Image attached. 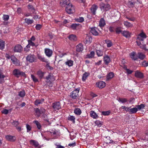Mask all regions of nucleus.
<instances>
[{
  "label": "nucleus",
  "instance_id": "680f3d73",
  "mask_svg": "<svg viewBox=\"0 0 148 148\" xmlns=\"http://www.w3.org/2000/svg\"><path fill=\"white\" fill-rule=\"evenodd\" d=\"M110 112L109 111H103L102 112V115L104 116H107L109 114Z\"/></svg>",
  "mask_w": 148,
  "mask_h": 148
},
{
  "label": "nucleus",
  "instance_id": "bf43d9fd",
  "mask_svg": "<svg viewBox=\"0 0 148 148\" xmlns=\"http://www.w3.org/2000/svg\"><path fill=\"white\" fill-rule=\"evenodd\" d=\"M31 77L34 82H38V79L34 75H31Z\"/></svg>",
  "mask_w": 148,
  "mask_h": 148
},
{
  "label": "nucleus",
  "instance_id": "473e14b6",
  "mask_svg": "<svg viewBox=\"0 0 148 148\" xmlns=\"http://www.w3.org/2000/svg\"><path fill=\"white\" fill-rule=\"evenodd\" d=\"M138 111V109L136 108H130L129 112L130 113L134 114L136 113Z\"/></svg>",
  "mask_w": 148,
  "mask_h": 148
},
{
  "label": "nucleus",
  "instance_id": "bb28decb",
  "mask_svg": "<svg viewBox=\"0 0 148 148\" xmlns=\"http://www.w3.org/2000/svg\"><path fill=\"white\" fill-rule=\"evenodd\" d=\"M74 112L75 114L77 115H79L82 113V111L80 108H75Z\"/></svg>",
  "mask_w": 148,
  "mask_h": 148
},
{
  "label": "nucleus",
  "instance_id": "4c0bfd02",
  "mask_svg": "<svg viewBox=\"0 0 148 148\" xmlns=\"http://www.w3.org/2000/svg\"><path fill=\"white\" fill-rule=\"evenodd\" d=\"M124 24L127 27H132L133 26L132 24L127 21L124 22Z\"/></svg>",
  "mask_w": 148,
  "mask_h": 148
},
{
  "label": "nucleus",
  "instance_id": "423d86ee",
  "mask_svg": "<svg viewBox=\"0 0 148 148\" xmlns=\"http://www.w3.org/2000/svg\"><path fill=\"white\" fill-rule=\"evenodd\" d=\"M26 59L27 61L32 63L35 62L36 58L34 55L30 54L27 57Z\"/></svg>",
  "mask_w": 148,
  "mask_h": 148
},
{
  "label": "nucleus",
  "instance_id": "3c124183",
  "mask_svg": "<svg viewBox=\"0 0 148 148\" xmlns=\"http://www.w3.org/2000/svg\"><path fill=\"white\" fill-rule=\"evenodd\" d=\"M38 59L43 62H46V60L45 58L40 55H38Z\"/></svg>",
  "mask_w": 148,
  "mask_h": 148
},
{
  "label": "nucleus",
  "instance_id": "a878e982",
  "mask_svg": "<svg viewBox=\"0 0 148 148\" xmlns=\"http://www.w3.org/2000/svg\"><path fill=\"white\" fill-rule=\"evenodd\" d=\"M30 143L31 145L34 146L35 147H37L39 145L38 143L36 141L32 140L30 141Z\"/></svg>",
  "mask_w": 148,
  "mask_h": 148
},
{
  "label": "nucleus",
  "instance_id": "774afa93",
  "mask_svg": "<svg viewBox=\"0 0 148 148\" xmlns=\"http://www.w3.org/2000/svg\"><path fill=\"white\" fill-rule=\"evenodd\" d=\"M84 18L82 17H79V18L76 19V21L79 22H82L84 21Z\"/></svg>",
  "mask_w": 148,
  "mask_h": 148
},
{
  "label": "nucleus",
  "instance_id": "2eb2a0df",
  "mask_svg": "<svg viewBox=\"0 0 148 148\" xmlns=\"http://www.w3.org/2000/svg\"><path fill=\"white\" fill-rule=\"evenodd\" d=\"M83 50V45L79 43L76 46V51L78 52L82 51Z\"/></svg>",
  "mask_w": 148,
  "mask_h": 148
},
{
  "label": "nucleus",
  "instance_id": "58836bf2",
  "mask_svg": "<svg viewBox=\"0 0 148 148\" xmlns=\"http://www.w3.org/2000/svg\"><path fill=\"white\" fill-rule=\"evenodd\" d=\"M92 40V38H86L84 42L86 44L90 43Z\"/></svg>",
  "mask_w": 148,
  "mask_h": 148
},
{
  "label": "nucleus",
  "instance_id": "338daca9",
  "mask_svg": "<svg viewBox=\"0 0 148 148\" xmlns=\"http://www.w3.org/2000/svg\"><path fill=\"white\" fill-rule=\"evenodd\" d=\"M3 20L4 21H7L9 19V16L6 15H4L3 16Z\"/></svg>",
  "mask_w": 148,
  "mask_h": 148
},
{
  "label": "nucleus",
  "instance_id": "8fccbe9b",
  "mask_svg": "<svg viewBox=\"0 0 148 148\" xmlns=\"http://www.w3.org/2000/svg\"><path fill=\"white\" fill-rule=\"evenodd\" d=\"M96 52L97 55L98 56H102L103 54V52L99 50H97Z\"/></svg>",
  "mask_w": 148,
  "mask_h": 148
},
{
  "label": "nucleus",
  "instance_id": "e2e57ef3",
  "mask_svg": "<svg viewBox=\"0 0 148 148\" xmlns=\"http://www.w3.org/2000/svg\"><path fill=\"white\" fill-rule=\"evenodd\" d=\"M12 124L16 127L19 124V123L18 121H14L12 123Z\"/></svg>",
  "mask_w": 148,
  "mask_h": 148
},
{
  "label": "nucleus",
  "instance_id": "f8f14e48",
  "mask_svg": "<svg viewBox=\"0 0 148 148\" xmlns=\"http://www.w3.org/2000/svg\"><path fill=\"white\" fill-rule=\"evenodd\" d=\"M49 132L52 136H53L54 138H56L58 134V132L55 129L50 130Z\"/></svg>",
  "mask_w": 148,
  "mask_h": 148
},
{
  "label": "nucleus",
  "instance_id": "13d9d810",
  "mask_svg": "<svg viewBox=\"0 0 148 148\" xmlns=\"http://www.w3.org/2000/svg\"><path fill=\"white\" fill-rule=\"evenodd\" d=\"M140 37H147V36L146 35L145 33L143 31H142L138 35Z\"/></svg>",
  "mask_w": 148,
  "mask_h": 148
},
{
  "label": "nucleus",
  "instance_id": "09e8293b",
  "mask_svg": "<svg viewBox=\"0 0 148 148\" xmlns=\"http://www.w3.org/2000/svg\"><path fill=\"white\" fill-rule=\"evenodd\" d=\"M28 45L26 46V47L27 48H28L30 47L29 45H31L33 46L35 45V44L32 40H28Z\"/></svg>",
  "mask_w": 148,
  "mask_h": 148
},
{
  "label": "nucleus",
  "instance_id": "6e6552de",
  "mask_svg": "<svg viewBox=\"0 0 148 148\" xmlns=\"http://www.w3.org/2000/svg\"><path fill=\"white\" fill-rule=\"evenodd\" d=\"M96 85V86L100 88H104L106 86V83L104 82L100 81L97 82Z\"/></svg>",
  "mask_w": 148,
  "mask_h": 148
},
{
  "label": "nucleus",
  "instance_id": "69168bd1",
  "mask_svg": "<svg viewBox=\"0 0 148 148\" xmlns=\"http://www.w3.org/2000/svg\"><path fill=\"white\" fill-rule=\"evenodd\" d=\"M42 26L40 24H37L36 26V29L37 30H40L42 28Z\"/></svg>",
  "mask_w": 148,
  "mask_h": 148
},
{
  "label": "nucleus",
  "instance_id": "b1692460",
  "mask_svg": "<svg viewBox=\"0 0 148 148\" xmlns=\"http://www.w3.org/2000/svg\"><path fill=\"white\" fill-rule=\"evenodd\" d=\"M114 74L112 72H110L109 73L106 77V80H108L112 79L114 77Z\"/></svg>",
  "mask_w": 148,
  "mask_h": 148
},
{
  "label": "nucleus",
  "instance_id": "9d476101",
  "mask_svg": "<svg viewBox=\"0 0 148 148\" xmlns=\"http://www.w3.org/2000/svg\"><path fill=\"white\" fill-rule=\"evenodd\" d=\"M22 49L23 48L21 45H17L14 47V51L15 52H20L22 51Z\"/></svg>",
  "mask_w": 148,
  "mask_h": 148
},
{
  "label": "nucleus",
  "instance_id": "c03bdc74",
  "mask_svg": "<svg viewBox=\"0 0 148 148\" xmlns=\"http://www.w3.org/2000/svg\"><path fill=\"white\" fill-rule=\"evenodd\" d=\"M122 28L121 27H117L116 29V32L117 34H119L120 33H122L123 31H122Z\"/></svg>",
  "mask_w": 148,
  "mask_h": 148
},
{
  "label": "nucleus",
  "instance_id": "37998d69",
  "mask_svg": "<svg viewBox=\"0 0 148 148\" xmlns=\"http://www.w3.org/2000/svg\"><path fill=\"white\" fill-rule=\"evenodd\" d=\"M12 62L13 64L16 66H18L21 65V63L20 61L16 58V60H14Z\"/></svg>",
  "mask_w": 148,
  "mask_h": 148
},
{
  "label": "nucleus",
  "instance_id": "6ab92c4d",
  "mask_svg": "<svg viewBox=\"0 0 148 148\" xmlns=\"http://www.w3.org/2000/svg\"><path fill=\"white\" fill-rule=\"evenodd\" d=\"M122 34L125 37H130L131 36L132 33L127 31H124L122 32Z\"/></svg>",
  "mask_w": 148,
  "mask_h": 148
},
{
  "label": "nucleus",
  "instance_id": "5701e85b",
  "mask_svg": "<svg viewBox=\"0 0 148 148\" xmlns=\"http://www.w3.org/2000/svg\"><path fill=\"white\" fill-rule=\"evenodd\" d=\"M90 116L93 119H97L98 117V116L97 114L93 111H91L90 112Z\"/></svg>",
  "mask_w": 148,
  "mask_h": 148
},
{
  "label": "nucleus",
  "instance_id": "f3484780",
  "mask_svg": "<svg viewBox=\"0 0 148 148\" xmlns=\"http://www.w3.org/2000/svg\"><path fill=\"white\" fill-rule=\"evenodd\" d=\"M5 77V75L2 71L0 70V84H2L4 82V78Z\"/></svg>",
  "mask_w": 148,
  "mask_h": 148
},
{
  "label": "nucleus",
  "instance_id": "20e7f679",
  "mask_svg": "<svg viewBox=\"0 0 148 148\" xmlns=\"http://www.w3.org/2000/svg\"><path fill=\"white\" fill-rule=\"evenodd\" d=\"M13 74L16 77H18L20 76L25 77V74L23 72L20 71L18 69H14L13 71Z\"/></svg>",
  "mask_w": 148,
  "mask_h": 148
},
{
  "label": "nucleus",
  "instance_id": "a211bd4d",
  "mask_svg": "<svg viewBox=\"0 0 148 148\" xmlns=\"http://www.w3.org/2000/svg\"><path fill=\"white\" fill-rule=\"evenodd\" d=\"M98 8L97 6L95 5H93L90 8L91 12L94 15L95 14V12Z\"/></svg>",
  "mask_w": 148,
  "mask_h": 148
},
{
  "label": "nucleus",
  "instance_id": "5fc2aeb1",
  "mask_svg": "<svg viewBox=\"0 0 148 148\" xmlns=\"http://www.w3.org/2000/svg\"><path fill=\"white\" fill-rule=\"evenodd\" d=\"M138 110H140L142 109L143 108L145 107V106L143 104H141L140 105H138L136 106Z\"/></svg>",
  "mask_w": 148,
  "mask_h": 148
},
{
  "label": "nucleus",
  "instance_id": "9b49d317",
  "mask_svg": "<svg viewBox=\"0 0 148 148\" xmlns=\"http://www.w3.org/2000/svg\"><path fill=\"white\" fill-rule=\"evenodd\" d=\"M45 52L46 55L49 57L51 56L53 53L52 51L48 48L45 49Z\"/></svg>",
  "mask_w": 148,
  "mask_h": 148
},
{
  "label": "nucleus",
  "instance_id": "052dcab7",
  "mask_svg": "<svg viewBox=\"0 0 148 148\" xmlns=\"http://www.w3.org/2000/svg\"><path fill=\"white\" fill-rule=\"evenodd\" d=\"M95 123L96 125L99 127H101L102 125L101 123L99 121H96Z\"/></svg>",
  "mask_w": 148,
  "mask_h": 148
},
{
  "label": "nucleus",
  "instance_id": "f03ea898",
  "mask_svg": "<svg viewBox=\"0 0 148 148\" xmlns=\"http://www.w3.org/2000/svg\"><path fill=\"white\" fill-rule=\"evenodd\" d=\"M100 8L101 10L104 11H107L110 8V5L108 3L105 4L103 2H101L99 4Z\"/></svg>",
  "mask_w": 148,
  "mask_h": 148
},
{
  "label": "nucleus",
  "instance_id": "412c9836",
  "mask_svg": "<svg viewBox=\"0 0 148 148\" xmlns=\"http://www.w3.org/2000/svg\"><path fill=\"white\" fill-rule=\"evenodd\" d=\"M103 59L104 62L106 64H108L110 61V58L107 55H106L104 57Z\"/></svg>",
  "mask_w": 148,
  "mask_h": 148
},
{
  "label": "nucleus",
  "instance_id": "1a4fd4ad",
  "mask_svg": "<svg viewBox=\"0 0 148 148\" xmlns=\"http://www.w3.org/2000/svg\"><path fill=\"white\" fill-rule=\"evenodd\" d=\"M52 107L55 110H59L61 108L59 102H57L53 103Z\"/></svg>",
  "mask_w": 148,
  "mask_h": 148
},
{
  "label": "nucleus",
  "instance_id": "cd10ccee",
  "mask_svg": "<svg viewBox=\"0 0 148 148\" xmlns=\"http://www.w3.org/2000/svg\"><path fill=\"white\" fill-rule=\"evenodd\" d=\"M91 33L95 36H97L98 35V32L97 31L95 28H91L90 30Z\"/></svg>",
  "mask_w": 148,
  "mask_h": 148
},
{
  "label": "nucleus",
  "instance_id": "a19ab883",
  "mask_svg": "<svg viewBox=\"0 0 148 148\" xmlns=\"http://www.w3.org/2000/svg\"><path fill=\"white\" fill-rule=\"evenodd\" d=\"M36 115L38 117H39L40 116L41 113H40V110L38 108H36L35 110Z\"/></svg>",
  "mask_w": 148,
  "mask_h": 148
},
{
  "label": "nucleus",
  "instance_id": "4be33fe9",
  "mask_svg": "<svg viewBox=\"0 0 148 148\" xmlns=\"http://www.w3.org/2000/svg\"><path fill=\"white\" fill-rule=\"evenodd\" d=\"M130 58L133 60H136L138 59L136 53L134 52H133L130 53Z\"/></svg>",
  "mask_w": 148,
  "mask_h": 148
},
{
  "label": "nucleus",
  "instance_id": "de8ad7c7",
  "mask_svg": "<svg viewBox=\"0 0 148 148\" xmlns=\"http://www.w3.org/2000/svg\"><path fill=\"white\" fill-rule=\"evenodd\" d=\"M68 119L69 121H72L74 123H75V117L73 116H71L68 117Z\"/></svg>",
  "mask_w": 148,
  "mask_h": 148
},
{
  "label": "nucleus",
  "instance_id": "f704fd0d",
  "mask_svg": "<svg viewBox=\"0 0 148 148\" xmlns=\"http://www.w3.org/2000/svg\"><path fill=\"white\" fill-rule=\"evenodd\" d=\"M33 123H35L36 125L38 128V129H40L41 128V126L40 123L37 121H34Z\"/></svg>",
  "mask_w": 148,
  "mask_h": 148
},
{
  "label": "nucleus",
  "instance_id": "ea45409f",
  "mask_svg": "<svg viewBox=\"0 0 148 148\" xmlns=\"http://www.w3.org/2000/svg\"><path fill=\"white\" fill-rule=\"evenodd\" d=\"M138 57L141 60H143L145 58V56L141 53H138Z\"/></svg>",
  "mask_w": 148,
  "mask_h": 148
},
{
  "label": "nucleus",
  "instance_id": "0eeeda50",
  "mask_svg": "<svg viewBox=\"0 0 148 148\" xmlns=\"http://www.w3.org/2000/svg\"><path fill=\"white\" fill-rule=\"evenodd\" d=\"M135 76L137 78L140 79L143 78L144 77L143 74L138 70L135 71Z\"/></svg>",
  "mask_w": 148,
  "mask_h": 148
},
{
  "label": "nucleus",
  "instance_id": "79ce46f5",
  "mask_svg": "<svg viewBox=\"0 0 148 148\" xmlns=\"http://www.w3.org/2000/svg\"><path fill=\"white\" fill-rule=\"evenodd\" d=\"M12 62L13 64L16 66H18L21 65V63L20 61L16 58V60H14Z\"/></svg>",
  "mask_w": 148,
  "mask_h": 148
},
{
  "label": "nucleus",
  "instance_id": "4468645a",
  "mask_svg": "<svg viewBox=\"0 0 148 148\" xmlns=\"http://www.w3.org/2000/svg\"><path fill=\"white\" fill-rule=\"evenodd\" d=\"M60 4L62 7H65L70 4V0H62V2H60Z\"/></svg>",
  "mask_w": 148,
  "mask_h": 148
},
{
  "label": "nucleus",
  "instance_id": "49530a36",
  "mask_svg": "<svg viewBox=\"0 0 148 148\" xmlns=\"http://www.w3.org/2000/svg\"><path fill=\"white\" fill-rule=\"evenodd\" d=\"M25 22L28 25L32 24L34 22L33 20H30L27 18L25 19Z\"/></svg>",
  "mask_w": 148,
  "mask_h": 148
},
{
  "label": "nucleus",
  "instance_id": "603ef678",
  "mask_svg": "<svg viewBox=\"0 0 148 148\" xmlns=\"http://www.w3.org/2000/svg\"><path fill=\"white\" fill-rule=\"evenodd\" d=\"M46 79L47 80H48L49 79L51 80H54L53 76L51 74H49L46 77Z\"/></svg>",
  "mask_w": 148,
  "mask_h": 148
},
{
  "label": "nucleus",
  "instance_id": "2f4dec72",
  "mask_svg": "<svg viewBox=\"0 0 148 148\" xmlns=\"http://www.w3.org/2000/svg\"><path fill=\"white\" fill-rule=\"evenodd\" d=\"M135 3L132 2V0L129 1L128 3L129 6L130 8H133L135 5Z\"/></svg>",
  "mask_w": 148,
  "mask_h": 148
},
{
  "label": "nucleus",
  "instance_id": "6e6d98bb",
  "mask_svg": "<svg viewBox=\"0 0 148 148\" xmlns=\"http://www.w3.org/2000/svg\"><path fill=\"white\" fill-rule=\"evenodd\" d=\"M106 42L108 47H110L112 46V43L110 40H107Z\"/></svg>",
  "mask_w": 148,
  "mask_h": 148
},
{
  "label": "nucleus",
  "instance_id": "0e129e2a",
  "mask_svg": "<svg viewBox=\"0 0 148 148\" xmlns=\"http://www.w3.org/2000/svg\"><path fill=\"white\" fill-rule=\"evenodd\" d=\"M142 65L144 67H146L148 66V62L146 61H144L142 62Z\"/></svg>",
  "mask_w": 148,
  "mask_h": 148
},
{
  "label": "nucleus",
  "instance_id": "864d4df0",
  "mask_svg": "<svg viewBox=\"0 0 148 148\" xmlns=\"http://www.w3.org/2000/svg\"><path fill=\"white\" fill-rule=\"evenodd\" d=\"M37 75L41 78H42L44 75V73L41 71H39L37 72Z\"/></svg>",
  "mask_w": 148,
  "mask_h": 148
},
{
  "label": "nucleus",
  "instance_id": "c85d7f7f",
  "mask_svg": "<svg viewBox=\"0 0 148 148\" xmlns=\"http://www.w3.org/2000/svg\"><path fill=\"white\" fill-rule=\"evenodd\" d=\"M44 99H43L41 100L37 99L35 101V104L37 106L38 105L41 104L44 101Z\"/></svg>",
  "mask_w": 148,
  "mask_h": 148
},
{
  "label": "nucleus",
  "instance_id": "4d7b16f0",
  "mask_svg": "<svg viewBox=\"0 0 148 148\" xmlns=\"http://www.w3.org/2000/svg\"><path fill=\"white\" fill-rule=\"evenodd\" d=\"M28 8L30 10V11L32 12L33 13H34V12L35 11V9L34 8L32 5H28Z\"/></svg>",
  "mask_w": 148,
  "mask_h": 148
},
{
  "label": "nucleus",
  "instance_id": "f257e3e1",
  "mask_svg": "<svg viewBox=\"0 0 148 148\" xmlns=\"http://www.w3.org/2000/svg\"><path fill=\"white\" fill-rule=\"evenodd\" d=\"M144 38H137L136 42L137 45L140 46V47L145 50H147V49H146L145 45L142 44L144 43Z\"/></svg>",
  "mask_w": 148,
  "mask_h": 148
},
{
  "label": "nucleus",
  "instance_id": "7c9ffc66",
  "mask_svg": "<svg viewBox=\"0 0 148 148\" xmlns=\"http://www.w3.org/2000/svg\"><path fill=\"white\" fill-rule=\"evenodd\" d=\"M73 62L71 60H68L65 62V64L69 66H73Z\"/></svg>",
  "mask_w": 148,
  "mask_h": 148
},
{
  "label": "nucleus",
  "instance_id": "a18cd8bd",
  "mask_svg": "<svg viewBox=\"0 0 148 148\" xmlns=\"http://www.w3.org/2000/svg\"><path fill=\"white\" fill-rule=\"evenodd\" d=\"M25 91L23 90L19 92L18 95L21 97H23L25 96Z\"/></svg>",
  "mask_w": 148,
  "mask_h": 148
},
{
  "label": "nucleus",
  "instance_id": "ddd939ff",
  "mask_svg": "<svg viewBox=\"0 0 148 148\" xmlns=\"http://www.w3.org/2000/svg\"><path fill=\"white\" fill-rule=\"evenodd\" d=\"M5 138L7 140L11 142L14 141L16 138L15 136H12L10 135H7L5 136Z\"/></svg>",
  "mask_w": 148,
  "mask_h": 148
},
{
  "label": "nucleus",
  "instance_id": "dca6fc26",
  "mask_svg": "<svg viewBox=\"0 0 148 148\" xmlns=\"http://www.w3.org/2000/svg\"><path fill=\"white\" fill-rule=\"evenodd\" d=\"M81 27V25L76 23L73 24L71 26V27L73 29H77Z\"/></svg>",
  "mask_w": 148,
  "mask_h": 148
},
{
  "label": "nucleus",
  "instance_id": "c9c22d12",
  "mask_svg": "<svg viewBox=\"0 0 148 148\" xmlns=\"http://www.w3.org/2000/svg\"><path fill=\"white\" fill-rule=\"evenodd\" d=\"M131 108V107H126L125 106H122L119 108L120 110L121 109H123L126 112H129L130 110V108Z\"/></svg>",
  "mask_w": 148,
  "mask_h": 148
},
{
  "label": "nucleus",
  "instance_id": "393cba45",
  "mask_svg": "<svg viewBox=\"0 0 148 148\" xmlns=\"http://www.w3.org/2000/svg\"><path fill=\"white\" fill-rule=\"evenodd\" d=\"M89 75L90 73L88 72H85L83 74L82 77V80L84 82Z\"/></svg>",
  "mask_w": 148,
  "mask_h": 148
},
{
  "label": "nucleus",
  "instance_id": "c756f323",
  "mask_svg": "<svg viewBox=\"0 0 148 148\" xmlns=\"http://www.w3.org/2000/svg\"><path fill=\"white\" fill-rule=\"evenodd\" d=\"M118 101L122 103H125L127 102V100L125 98H119L118 99Z\"/></svg>",
  "mask_w": 148,
  "mask_h": 148
},
{
  "label": "nucleus",
  "instance_id": "7ed1b4c3",
  "mask_svg": "<svg viewBox=\"0 0 148 148\" xmlns=\"http://www.w3.org/2000/svg\"><path fill=\"white\" fill-rule=\"evenodd\" d=\"M65 10L66 12L69 14H73L75 11L74 7L71 3L66 6Z\"/></svg>",
  "mask_w": 148,
  "mask_h": 148
},
{
  "label": "nucleus",
  "instance_id": "e433bc0d",
  "mask_svg": "<svg viewBox=\"0 0 148 148\" xmlns=\"http://www.w3.org/2000/svg\"><path fill=\"white\" fill-rule=\"evenodd\" d=\"M95 52L93 51H91L89 54L87 55L86 56L87 58H93L95 55Z\"/></svg>",
  "mask_w": 148,
  "mask_h": 148
},
{
  "label": "nucleus",
  "instance_id": "39448f33",
  "mask_svg": "<svg viewBox=\"0 0 148 148\" xmlns=\"http://www.w3.org/2000/svg\"><path fill=\"white\" fill-rule=\"evenodd\" d=\"M79 88H77L72 92L70 95V97L73 99H76L78 96V93L79 92Z\"/></svg>",
  "mask_w": 148,
  "mask_h": 148
},
{
  "label": "nucleus",
  "instance_id": "72a5a7b5",
  "mask_svg": "<svg viewBox=\"0 0 148 148\" xmlns=\"http://www.w3.org/2000/svg\"><path fill=\"white\" fill-rule=\"evenodd\" d=\"M5 47V42L4 41L0 40V49H3Z\"/></svg>",
  "mask_w": 148,
  "mask_h": 148
},
{
  "label": "nucleus",
  "instance_id": "aec40b11",
  "mask_svg": "<svg viewBox=\"0 0 148 148\" xmlns=\"http://www.w3.org/2000/svg\"><path fill=\"white\" fill-rule=\"evenodd\" d=\"M106 25L105 21L104 19L101 18L99 21V25L101 27H103Z\"/></svg>",
  "mask_w": 148,
  "mask_h": 148
}]
</instances>
